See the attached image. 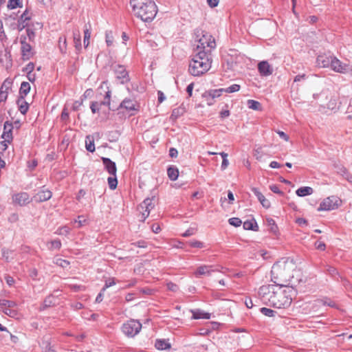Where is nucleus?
Masks as SVG:
<instances>
[{
    "instance_id": "nucleus-40",
    "label": "nucleus",
    "mask_w": 352,
    "mask_h": 352,
    "mask_svg": "<svg viewBox=\"0 0 352 352\" xmlns=\"http://www.w3.org/2000/svg\"><path fill=\"white\" fill-rule=\"evenodd\" d=\"M12 83V82L10 78H6L2 83L0 90L8 91V89H10Z\"/></svg>"
},
{
    "instance_id": "nucleus-62",
    "label": "nucleus",
    "mask_w": 352,
    "mask_h": 352,
    "mask_svg": "<svg viewBox=\"0 0 352 352\" xmlns=\"http://www.w3.org/2000/svg\"><path fill=\"white\" fill-rule=\"evenodd\" d=\"M276 133L278 134V135L280 138L283 139L284 140H285L287 142L289 141V137L285 132L278 130L276 131Z\"/></svg>"
},
{
    "instance_id": "nucleus-33",
    "label": "nucleus",
    "mask_w": 352,
    "mask_h": 352,
    "mask_svg": "<svg viewBox=\"0 0 352 352\" xmlns=\"http://www.w3.org/2000/svg\"><path fill=\"white\" fill-rule=\"evenodd\" d=\"M247 104L248 107L253 110L261 111L262 109L261 103L256 100H248Z\"/></svg>"
},
{
    "instance_id": "nucleus-43",
    "label": "nucleus",
    "mask_w": 352,
    "mask_h": 352,
    "mask_svg": "<svg viewBox=\"0 0 352 352\" xmlns=\"http://www.w3.org/2000/svg\"><path fill=\"white\" fill-rule=\"evenodd\" d=\"M228 222L230 225H232L234 227H239L242 223L241 220L237 217H232V218L229 219Z\"/></svg>"
},
{
    "instance_id": "nucleus-27",
    "label": "nucleus",
    "mask_w": 352,
    "mask_h": 352,
    "mask_svg": "<svg viewBox=\"0 0 352 352\" xmlns=\"http://www.w3.org/2000/svg\"><path fill=\"white\" fill-rule=\"evenodd\" d=\"M185 113V109L182 107H179L172 111L170 119L173 121L176 120L178 118L182 116Z\"/></svg>"
},
{
    "instance_id": "nucleus-23",
    "label": "nucleus",
    "mask_w": 352,
    "mask_h": 352,
    "mask_svg": "<svg viewBox=\"0 0 352 352\" xmlns=\"http://www.w3.org/2000/svg\"><path fill=\"white\" fill-rule=\"evenodd\" d=\"M85 147L86 149L89 152L93 153L94 151H95L96 148L94 144V137L93 135H89L86 136Z\"/></svg>"
},
{
    "instance_id": "nucleus-44",
    "label": "nucleus",
    "mask_w": 352,
    "mask_h": 352,
    "mask_svg": "<svg viewBox=\"0 0 352 352\" xmlns=\"http://www.w3.org/2000/svg\"><path fill=\"white\" fill-rule=\"evenodd\" d=\"M54 263L58 265V266H60L62 267L63 268H66L69 266V262L66 261V260H64V259H62V258H56L54 261Z\"/></svg>"
},
{
    "instance_id": "nucleus-37",
    "label": "nucleus",
    "mask_w": 352,
    "mask_h": 352,
    "mask_svg": "<svg viewBox=\"0 0 352 352\" xmlns=\"http://www.w3.org/2000/svg\"><path fill=\"white\" fill-rule=\"evenodd\" d=\"M87 223V219L82 215L78 216V219H76L74 221V223L77 224L76 228H81L82 226H85Z\"/></svg>"
},
{
    "instance_id": "nucleus-36",
    "label": "nucleus",
    "mask_w": 352,
    "mask_h": 352,
    "mask_svg": "<svg viewBox=\"0 0 352 352\" xmlns=\"http://www.w3.org/2000/svg\"><path fill=\"white\" fill-rule=\"evenodd\" d=\"M74 42L75 45V47L77 50H80L81 48V41H80V35L79 32H74Z\"/></svg>"
},
{
    "instance_id": "nucleus-3",
    "label": "nucleus",
    "mask_w": 352,
    "mask_h": 352,
    "mask_svg": "<svg viewBox=\"0 0 352 352\" xmlns=\"http://www.w3.org/2000/svg\"><path fill=\"white\" fill-rule=\"evenodd\" d=\"M212 58L208 51L195 52L189 64V72L195 76H199L207 72L211 67Z\"/></svg>"
},
{
    "instance_id": "nucleus-61",
    "label": "nucleus",
    "mask_w": 352,
    "mask_h": 352,
    "mask_svg": "<svg viewBox=\"0 0 352 352\" xmlns=\"http://www.w3.org/2000/svg\"><path fill=\"white\" fill-rule=\"evenodd\" d=\"M8 98V91L0 90V102H5Z\"/></svg>"
},
{
    "instance_id": "nucleus-47",
    "label": "nucleus",
    "mask_w": 352,
    "mask_h": 352,
    "mask_svg": "<svg viewBox=\"0 0 352 352\" xmlns=\"http://www.w3.org/2000/svg\"><path fill=\"white\" fill-rule=\"evenodd\" d=\"M51 247L50 249H57L59 250L61 248V242L59 239H55L50 241Z\"/></svg>"
},
{
    "instance_id": "nucleus-46",
    "label": "nucleus",
    "mask_w": 352,
    "mask_h": 352,
    "mask_svg": "<svg viewBox=\"0 0 352 352\" xmlns=\"http://www.w3.org/2000/svg\"><path fill=\"white\" fill-rule=\"evenodd\" d=\"M70 229L67 226H63L59 228L57 231L56 232V234L59 235H67L69 233Z\"/></svg>"
},
{
    "instance_id": "nucleus-11",
    "label": "nucleus",
    "mask_w": 352,
    "mask_h": 352,
    "mask_svg": "<svg viewBox=\"0 0 352 352\" xmlns=\"http://www.w3.org/2000/svg\"><path fill=\"white\" fill-rule=\"evenodd\" d=\"M331 61V63L330 67L336 72L346 74L348 72H352V67L349 64L341 62L336 56H333L332 60Z\"/></svg>"
},
{
    "instance_id": "nucleus-50",
    "label": "nucleus",
    "mask_w": 352,
    "mask_h": 352,
    "mask_svg": "<svg viewBox=\"0 0 352 352\" xmlns=\"http://www.w3.org/2000/svg\"><path fill=\"white\" fill-rule=\"evenodd\" d=\"M252 191L257 197L259 201H261L265 197V196L256 188H252Z\"/></svg>"
},
{
    "instance_id": "nucleus-35",
    "label": "nucleus",
    "mask_w": 352,
    "mask_h": 352,
    "mask_svg": "<svg viewBox=\"0 0 352 352\" xmlns=\"http://www.w3.org/2000/svg\"><path fill=\"white\" fill-rule=\"evenodd\" d=\"M120 107L122 108H124L127 110H133L135 107V104L133 100L129 99V100H124L120 104Z\"/></svg>"
},
{
    "instance_id": "nucleus-19",
    "label": "nucleus",
    "mask_w": 352,
    "mask_h": 352,
    "mask_svg": "<svg viewBox=\"0 0 352 352\" xmlns=\"http://www.w3.org/2000/svg\"><path fill=\"white\" fill-rule=\"evenodd\" d=\"M333 56H327L322 54L318 56L316 58L317 65L320 67H328L331 66V63Z\"/></svg>"
},
{
    "instance_id": "nucleus-39",
    "label": "nucleus",
    "mask_w": 352,
    "mask_h": 352,
    "mask_svg": "<svg viewBox=\"0 0 352 352\" xmlns=\"http://www.w3.org/2000/svg\"><path fill=\"white\" fill-rule=\"evenodd\" d=\"M260 311L263 315L268 317H274L276 313V311L266 307L261 308Z\"/></svg>"
},
{
    "instance_id": "nucleus-52",
    "label": "nucleus",
    "mask_w": 352,
    "mask_h": 352,
    "mask_svg": "<svg viewBox=\"0 0 352 352\" xmlns=\"http://www.w3.org/2000/svg\"><path fill=\"white\" fill-rule=\"evenodd\" d=\"M59 47L61 50V52H63L64 50L66 49V38L65 37H60L59 38Z\"/></svg>"
},
{
    "instance_id": "nucleus-30",
    "label": "nucleus",
    "mask_w": 352,
    "mask_h": 352,
    "mask_svg": "<svg viewBox=\"0 0 352 352\" xmlns=\"http://www.w3.org/2000/svg\"><path fill=\"white\" fill-rule=\"evenodd\" d=\"M223 93V88L219 89H211L209 91H206L203 96H209L212 98H217L221 96Z\"/></svg>"
},
{
    "instance_id": "nucleus-24",
    "label": "nucleus",
    "mask_w": 352,
    "mask_h": 352,
    "mask_svg": "<svg viewBox=\"0 0 352 352\" xmlns=\"http://www.w3.org/2000/svg\"><path fill=\"white\" fill-rule=\"evenodd\" d=\"M155 346L158 350H165L170 348V344L166 340L157 339L155 341Z\"/></svg>"
},
{
    "instance_id": "nucleus-58",
    "label": "nucleus",
    "mask_w": 352,
    "mask_h": 352,
    "mask_svg": "<svg viewBox=\"0 0 352 352\" xmlns=\"http://www.w3.org/2000/svg\"><path fill=\"white\" fill-rule=\"evenodd\" d=\"M315 246L317 250L322 251H324L326 248V245L323 242L318 241L315 243Z\"/></svg>"
},
{
    "instance_id": "nucleus-9",
    "label": "nucleus",
    "mask_w": 352,
    "mask_h": 352,
    "mask_svg": "<svg viewBox=\"0 0 352 352\" xmlns=\"http://www.w3.org/2000/svg\"><path fill=\"white\" fill-rule=\"evenodd\" d=\"M142 329V324L137 320L131 319L123 324L122 331L128 337H134Z\"/></svg>"
},
{
    "instance_id": "nucleus-25",
    "label": "nucleus",
    "mask_w": 352,
    "mask_h": 352,
    "mask_svg": "<svg viewBox=\"0 0 352 352\" xmlns=\"http://www.w3.org/2000/svg\"><path fill=\"white\" fill-rule=\"evenodd\" d=\"M167 175L172 181H175L179 176V170L177 167L170 166L167 169Z\"/></svg>"
},
{
    "instance_id": "nucleus-42",
    "label": "nucleus",
    "mask_w": 352,
    "mask_h": 352,
    "mask_svg": "<svg viewBox=\"0 0 352 352\" xmlns=\"http://www.w3.org/2000/svg\"><path fill=\"white\" fill-rule=\"evenodd\" d=\"M21 1L20 0H9L8 3V8L9 9H14L17 7L21 6Z\"/></svg>"
},
{
    "instance_id": "nucleus-59",
    "label": "nucleus",
    "mask_w": 352,
    "mask_h": 352,
    "mask_svg": "<svg viewBox=\"0 0 352 352\" xmlns=\"http://www.w3.org/2000/svg\"><path fill=\"white\" fill-rule=\"evenodd\" d=\"M60 118L63 121H66L69 119V113L66 108L63 109L60 115Z\"/></svg>"
},
{
    "instance_id": "nucleus-16",
    "label": "nucleus",
    "mask_w": 352,
    "mask_h": 352,
    "mask_svg": "<svg viewBox=\"0 0 352 352\" xmlns=\"http://www.w3.org/2000/svg\"><path fill=\"white\" fill-rule=\"evenodd\" d=\"M21 55L23 60H29L33 55L31 45L25 41V38L21 40Z\"/></svg>"
},
{
    "instance_id": "nucleus-1",
    "label": "nucleus",
    "mask_w": 352,
    "mask_h": 352,
    "mask_svg": "<svg viewBox=\"0 0 352 352\" xmlns=\"http://www.w3.org/2000/svg\"><path fill=\"white\" fill-rule=\"evenodd\" d=\"M294 264L287 261L274 263L271 270L272 280L280 287H287L290 279L293 277Z\"/></svg>"
},
{
    "instance_id": "nucleus-17",
    "label": "nucleus",
    "mask_w": 352,
    "mask_h": 352,
    "mask_svg": "<svg viewBox=\"0 0 352 352\" xmlns=\"http://www.w3.org/2000/svg\"><path fill=\"white\" fill-rule=\"evenodd\" d=\"M258 70L261 76H267L273 73V69L267 61H261L258 64Z\"/></svg>"
},
{
    "instance_id": "nucleus-51",
    "label": "nucleus",
    "mask_w": 352,
    "mask_h": 352,
    "mask_svg": "<svg viewBox=\"0 0 352 352\" xmlns=\"http://www.w3.org/2000/svg\"><path fill=\"white\" fill-rule=\"evenodd\" d=\"M109 285H108L107 283H105V286L102 288V289L101 290V292L98 294V296H96V302H100L102 299H103V292L105 290V289L107 287H108Z\"/></svg>"
},
{
    "instance_id": "nucleus-13",
    "label": "nucleus",
    "mask_w": 352,
    "mask_h": 352,
    "mask_svg": "<svg viewBox=\"0 0 352 352\" xmlns=\"http://www.w3.org/2000/svg\"><path fill=\"white\" fill-rule=\"evenodd\" d=\"M52 196V192L43 186L34 195L33 200L36 202H43L49 200Z\"/></svg>"
},
{
    "instance_id": "nucleus-28",
    "label": "nucleus",
    "mask_w": 352,
    "mask_h": 352,
    "mask_svg": "<svg viewBox=\"0 0 352 352\" xmlns=\"http://www.w3.org/2000/svg\"><path fill=\"white\" fill-rule=\"evenodd\" d=\"M30 91V85L28 82H23L19 89V97L25 98Z\"/></svg>"
},
{
    "instance_id": "nucleus-4",
    "label": "nucleus",
    "mask_w": 352,
    "mask_h": 352,
    "mask_svg": "<svg viewBox=\"0 0 352 352\" xmlns=\"http://www.w3.org/2000/svg\"><path fill=\"white\" fill-rule=\"evenodd\" d=\"M272 292L270 296L267 298V302L270 306L277 309H286L289 307L292 302V294L294 291L292 287H287V289H280Z\"/></svg>"
},
{
    "instance_id": "nucleus-29",
    "label": "nucleus",
    "mask_w": 352,
    "mask_h": 352,
    "mask_svg": "<svg viewBox=\"0 0 352 352\" xmlns=\"http://www.w3.org/2000/svg\"><path fill=\"white\" fill-rule=\"evenodd\" d=\"M210 267V266L208 265L199 266L195 272V276L198 277L202 275H210L211 271L209 270Z\"/></svg>"
},
{
    "instance_id": "nucleus-63",
    "label": "nucleus",
    "mask_w": 352,
    "mask_h": 352,
    "mask_svg": "<svg viewBox=\"0 0 352 352\" xmlns=\"http://www.w3.org/2000/svg\"><path fill=\"white\" fill-rule=\"evenodd\" d=\"M260 203L265 208H269L270 207V202L265 197H264L261 201H260Z\"/></svg>"
},
{
    "instance_id": "nucleus-15",
    "label": "nucleus",
    "mask_w": 352,
    "mask_h": 352,
    "mask_svg": "<svg viewBox=\"0 0 352 352\" xmlns=\"http://www.w3.org/2000/svg\"><path fill=\"white\" fill-rule=\"evenodd\" d=\"M13 203L19 206H25L30 203V196L27 192L16 193L12 197Z\"/></svg>"
},
{
    "instance_id": "nucleus-6",
    "label": "nucleus",
    "mask_w": 352,
    "mask_h": 352,
    "mask_svg": "<svg viewBox=\"0 0 352 352\" xmlns=\"http://www.w3.org/2000/svg\"><path fill=\"white\" fill-rule=\"evenodd\" d=\"M201 34V36L198 40L199 43L195 49V52L208 51L210 50V54H211V50L214 49L216 47L214 38L212 35L203 31Z\"/></svg>"
},
{
    "instance_id": "nucleus-38",
    "label": "nucleus",
    "mask_w": 352,
    "mask_h": 352,
    "mask_svg": "<svg viewBox=\"0 0 352 352\" xmlns=\"http://www.w3.org/2000/svg\"><path fill=\"white\" fill-rule=\"evenodd\" d=\"M239 89H240V85H237V84H234L226 89L223 88V92L234 93V92L239 91Z\"/></svg>"
},
{
    "instance_id": "nucleus-49",
    "label": "nucleus",
    "mask_w": 352,
    "mask_h": 352,
    "mask_svg": "<svg viewBox=\"0 0 352 352\" xmlns=\"http://www.w3.org/2000/svg\"><path fill=\"white\" fill-rule=\"evenodd\" d=\"M83 98H81L80 100H76L72 105V110L76 111L79 109L80 106L82 105Z\"/></svg>"
},
{
    "instance_id": "nucleus-56",
    "label": "nucleus",
    "mask_w": 352,
    "mask_h": 352,
    "mask_svg": "<svg viewBox=\"0 0 352 352\" xmlns=\"http://www.w3.org/2000/svg\"><path fill=\"white\" fill-rule=\"evenodd\" d=\"M54 299V297L52 296H50L48 297H47L45 300H44V306L45 307H50L52 305L54 304L52 300Z\"/></svg>"
},
{
    "instance_id": "nucleus-18",
    "label": "nucleus",
    "mask_w": 352,
    "mask_h": 352,
    "mask_svg": "<svg viewBox=\"0 0 352 352\" xmlns=\"http://www.w3.org/2000/svg\"><path fill=\"white\" fill-rule=\"evenodd\" d=\"M274 291L273 285H263L259 288L258 294L261 297L262 300L265 303L267 302V298Z\"/></svg>"
},
{
    "instance_id": "nucleus-32",
    "label": "nucleus",
    "mask_w": 352,
    "mask_h": 352,
    "mask_svg": "<svg viewBox=\"0 0 352 352\" xmlns=\"http://www.w3.org/2000/svg\"><path fill=\"white\" fill-rule=\"evenodd\" d=\"M243 227L245 230H257V228H258V226H257V223L255 221L252 220V221H245L243 224Z\"/></svg>"
},
{
    "instance_id": "nucleus-2",
    "label": "nucleus",
    "mask_w": 352,
    "mask_h": 352,
    "mask_svg": "<svg viewBox=\"0 0 352 352\" xmlns=\"http://www.w3.org/2000/svg\"><path fill=\"white\" fill-rule=\"evenodd\" d=\"M134 14L144 22L152 21L157 13V7L153 0H130Z\"/></svg>"
},
{
    "instance_id": "nucleus-26",
    "label": "nucleus",
    "mask_w": 352,
    "mask_h": 352,
    "mask_svg": "<svg viewBox=\"0 0 352 352\" xmlns=\"http://www.w3.org/2000/svg\"><path fill=\"white\" fill-rule=\"evenodd\" d=\"M314 192V190L312 188L309 186H304L299 188L296 191V193L299 197H305L306 195H311Z\"/></svg>"
},
{
    "instance_id": "nucleus-34",
    "label": "nucleus",
    "mask_w": 352,
    "mask_h": 352,
    "mask_svg": "<svg viewBox=\"0 0 352 352\" xmlns=\"http://www.w3.org/2000/svg\"><path fill=\"white\" fill-rule=\"evenodd\" d=\"M269 230L272 233H276L278 227L275 223V221L272 218H268L266 220Z\"/></svg>"
},
{
    "instance_id": "nucleus-54",
    "label": "nucleus",
    "mask_w": 352,
    "mask_h": 352,
    "mask_svg": "<svg viewBox=\"0 0 352 352\" xmlns=\"http://www.w3.org/2000/svg\"><path fill=\"white\" fill-rule=\"evenodd\" d=\"M34 69V65L33 63H29L23 69L24 72L31 73Z\"/></svg>"
},
{
    "instance_id": "nucleus-53",
    "label": "nucleus",
    "mask_w": 352,
    "mask_h": 352,
    "mask_svg": "<svg viewBox=\"0 0 352 352\" xmlns=\"http://www.w3.org/2000/svg\"><path fill=\"white\" fill-rule=\"evenodd\" d=\"M270 189L274 193H276V194H278L280 195H283V194H284V192L283 191H281L279 189L278 186L276 184L270 186Z\"/></svg>"
},
{
    "instance_id": "nucleus-12",
    "label": "nucleus",
    "mask_w": 352,
    "mask_h": 352,
    "mask_svg": "<svg viewBox=\"0 0 352 352\" xmlns=\"http://www.w3.org/2000/svg\"><path fill=\"white\" fill-rule=\"evenodd\" d=\"M13 125L11 122H6L3 125V133L2 134V138L4 139L1 144L3 146V149L7 148L6 142H10L12 140V130Z\"/></svg>"
},
{
    "instance_id": "nucleus-57",
    "label": "nucleus",
    "mask_w": 352,
    "mask_h": 352,
    "mask_svg": "<svg viewBox=\"0 0 352 352\" xmlns=\"http://www.w3.org/2000/svg\"><path fill=\"white\" fill-rule=\"evenodd\" d=\"M131 245H134L135 247L142 248L147 247V243L144 241H138L137 242L133 243Z\"/></svg>"
},
{
    "instance_id": "nucleus-10",
    "label": "nucleus",
    "mask_w": 352,
    "mask_h": 352,
    "mask_svg": "<svg viewBox=\"0 0 352 352\" xmlns=\"http://www.w3.org/2000/svg\"><path fill=\"white\" fill-rule=\"evenodd\" d=\"M340 202V199L336 196L329 197L320 203L318 210H333L337 209Z\"/></svg>"
},
{
    "instance_id": "nucleus-41",
    "label": "nucleus",
    "mask_w": 352,
    "mask_h": 352,
    "mask_svg": "<svg viewBox=\"0 0 352 352\" xmlns=\"http://www.w3.org/2000/svg\"><path fill=\"white\" fill-rule=\"evenodd\" d=\"M16 303L14 301L8 300H1L0 306L5 307L6 308L14 307Z\"/></svg>"
},
{
    "instance_id": "nucleus-20",
    "label": "nucleus",
    "mask_w": 352,
    "mask_h": 352,
    "mask_svg": "<svg viewBox=\"0 0 352 352\" xmlns=\"http://www.w3.org/2000/svg\"><path fill=\"white\" fill-rule=\"evenodd\" d=\"M107 146V144H105L101 146H98L97 148V154L101 157L107 172L110 173V158L103 157V155L104 154V150Z\"/></svg>"
},
{
    "instance_id": "nucleus-31",
    "label": "nucleus",
    "mask_w": 352,
    "mask_h": 352,
    "mask_svg": "<svg viewBox=\"0 0 352 352\" xmlns=\"http://www.w3.org/2000/svg\"><path fill=\"white\" fill-rule=\"evenodd\" d=\"M116 163L111 161V176L113 175L114 177H111V190L116 189L118 186V180L116 177Z\"/></svg>"
},
{
    "instance_id": "nucleus-45",
    "label": "nucleus",
    "mask_w": 352,
    "mask_h": 352,
    "mask_svg": "<svg viewBox=\"0 0 352 352\" xmlns=\"http://www.w3.org/2000/svg\"><path fill=\"white\" fill-rule=\"evenodd\" d=\"M91 36V32L87 28L84 30V45L85 47H87L89 45V38Z\"/></svg>"
},
{
    "instance_id": "nucleus-5",
    "label": "nucleus",
    "mask_w": 352,
    "mask_h": 352,
    "mask_svg": "<svg viewBox=\"0 0 352 352\" xmlns=\"http://www.w3.org/2000/svg\"><path fill=\"white\" fill-rule=\"evenodd\" d=\"M111 69L113 72L115 84L124 85L130 81L129 72L124 65L111 63Z\"/></svg>"
},
{
    "instance_id": "nucleus-7",
    "label": "nucleus",
    "mask_w": 352,
    "mask_h": 352,
    "mask_svg": "<svg viewBox=\"0 0 352 352\" xmlns=\"http://www.w3.org/2000/svg\"><path fill=\"white\" fill-rule=\"evenodd\" d=\"M98 93L100 95L103 96L106 100L98 103L97 102H92L90 105V109L93 113H96L99 111V106L102 105H110V91L108 87L107 82H103L100 87L98 88Z\"/></svg>"
},
{
    "instance_id": "nucleus-48",
    "label": "nucleus",
    "mask_w": 352,
    "mask_h": 352,
    "mask_svg": "<svg viewBox=\"0 0 352 352\" xmlns=\"http://www.w3.org/2000/svg\"><path fill=\"white\" fill-rule=\"evenodd\" d=\"M188 244L192 248H202L204 247V243L199 241H189Z\"/></svg>"
},
{
    "instance_id": "nucleus-55",
    "label": "nucleus",
    "mask_w": 352,
    "mask_h": 352,
    "mask_svg": "<svg viewBox=\"0 0 352 352\" xmlns=\"http://www.w3.org/2000/svg\"><path fill=\"white\" fill-rule=\"evenodd\" d=\"M166 285L168 289L170 291L175 292L179 289V287L172 282L168 283Z\"/></svg>"
},
{
    "instance_id": "nucleus-60",
    "label": "nucleus",
    "mask_w": 352,
    "mask_h": 352,
    "mask_svg": "<svg viewBox=\"0 0 352 352\" xmlns=\"http://www.w3.org/2000/svg\"><path fill=\"white\" fill-rule=\"evenodd\" d=\"M195 233V230L194 228H190L188 229L187 230H186V232L182 234V236L184 237H188V236L193 235Z\"/></svg>"
},
{
    "instance_id": "nucleus-14",
    "label": "nucleus",
    "mask_w": 352,
    "mask_h": 352,
    "mask_svg": "<svg viewBox=\"0 0 352 352\" xmlns=\"http://www.w3.org/2000/svg\"><path fill=\"white\" fill-rule=\"evenodd\" d=\"M0 63L6 69H10L12 65L11 54L7 49L0 51Z\"/></svg>"
},
{
    "instance_id": "nucleus-21",
    "label": "nucleus",
    "mask_w": 352,
    "mask_h": 352,
    "mask_svg": "<svg viewBox=\"0 0 352 352\" xmlns=\"http://www.w3.org/2000/svg\"><path fill=\"white\" fill-rule=\"evenodd\" d=\"M190 312L192 314V318L195 320L210 319L211 316L210 313L205 312L204 310L200 309H191Z\"/></svg>"
},
{
    "instance_id": "nucleus-8",
    "label": "nucleus",
    "mask_w": 352,
    "mask_h": 352,
    "mask_svg": "<svg viewBox=\"0 0 352 352\" xmlns=\"http://www.w3.org/2000/svg\"><path fill=\"white\" fill-rule=\"evenodd\" d=\"M154 199L155 197H153L152 198H146L138 206V210L139 212L138 219L140 221L144 222L149 216L151 210L154 208Z\"/></svg>"
},
{
    "instance_id": "nucleus-64",
    "label": "nucleus",
    "mask_w": 352,
    "mask_h": 352,
    "mask_svg": "<svg viewBox=\"0 0 352 352\" xmlns=\"http://www.w3.org/2000/svg\"><path fill=\"white\" fill-rule=\"evenodd\" d=\"M71 307L74 309H76V310H78V309H82L84 307H83V305L81 303V302H75V303H72L71 305Z\"/></svg>"
},
{
    "instance_id": "nucleus-22",
    "label": "nucleus",
    "mask_w": 352,
    "mask_h": 352,
    "mask_svg": "<svg viewBox=\"0 0 352 352\" xmlns=\"http://www.w3.org/2000/svg\"><path fill=\"white\" fill-rule=\"evenodd\" d=\"M16 104L18 105L19 111L23 115H25L29 109V104L25 100V98L19 97L16 100Z\"/></svg>"
}]
</instances>
